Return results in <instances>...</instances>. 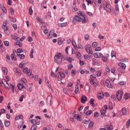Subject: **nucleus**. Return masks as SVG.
Returning <instances> with one entry per match:
<instances>
[{"label":"nucleus","mask_w":130,"mask_h":130,"mask_svg":"<svg viewBox=\"0 0 130 130\" xmlns=\"http://www.w3.org/2000/svg\"><path fill=\"white\" fill-rule=\"evenodd\" d=\"M116 97L119 101H120L122 99V90H118L116 92Z\"/></svg>","instance_id":"obj_6"},{"label":"nucleus","mask_w":130,"mask_h":130,"mask_svg":"<svg viewBox=\"0 0 130 130\" xmlns=\"http://www.w3.org/2000/svg\"><path fill=\"white\" fill-rule=\"evenodd\" d=\"M102 55H103V54H102V53H93V56L95 58H100L101 57H102Z\"/></svg>","instance_id":"obj_13"},{"label":"nucleus","mask_w":130,"mask_h":130,"mask_svg":"<svg viewBox=\"0 0 130 130\" xmlns=\"http://www.w3.org/2000/svg\"><path fill=\"white\" fill-rule=\"evenodd\" d=\"M95 80H96V75H91L90 76L89 83L91 85H92L93 87H97V83L95 82Z\"/></svg>","instance_id":"obj_2"},{"label":"nucleus","mask_w":130,"mask_h":130,"mask_svg":"<svg viewBox=\"0 0 130 130\" xmlns=\"http://www.w3.org/2000/svg\"><path fill=\"white\" fill-rule=\"evenodd\" d=\"M97 77H101V71H98L95 73Z\"/></svg>","instance_id":"obj_45"},{"label":"nucleus","mask_w":130,"mask_h":130,"mask_svg":"<svg viewBox=\"0 0 130 130\" xmlns=\"http://www.w3.org/2000/svg\"><path fill=\"white\" fill-rule=\"evenodd\" d=\"M47 103H48L49 104H50V105H52V104L51 103V98H50V99H48V97L47 98Z\"/></svg>","instance_id":"obj_46"},{"label":"nucleus","mask_w":130,"mask_h":130,"mask_svg":"<svg viewBox=\"0 0 130 130\" xmlns=\"http://www.w3.org/2000/svg\"><path fill=\"white\" fill-rule=\"evenodd\" d=\"M76 56L78 58H80L81 57V54L79 52H76Z\"/></svg>","instance_id":"obj_53"},{"label":"nucleus","mask_w":130,"mask_h":130,"mask_svg":"<svg viewBox=\"0 0 130 130\" xmlns=\"http://www.w3.org/2000/svg\"><path fill=\"white\" fill-rule=\"evenodd\" d=\"M120 61L121 62H128V58H123L121 59Z\"/></svg>","instance_id":"obj_39"},{"label":"nucleus","mask_w":130,"mask_h":130,"mask_svg":"<svg viewBox=\"0 0 130 130\" xmlns=\"http://www.w3.org/2000/svg\"><path fill=\"white\" fill-rule=\"evenodd\" d=\"M121 112L123 115H125V114H126V108H123L122 109Z\"/></svg>","instance_id":"obj_26"},{"label":"nucleus","mask_w":130,"mask_h":130,"mask_svg":"<svg viewBox=\"0 0 130 130\" xmlns=\"http://www.w3.org/2000/svg\"><path fill=\"white\" fill-rule=\"evenodd\" d=\"M61 77V78H64L66 77V75L60 72H59L58 73H56L55 75V78H57V77Z\"/></svg>","instance_id":"obj_12"},{"label":"nucleus","mask_w":130,"mask_h":130,"mask_svg":"<svg viewBox=\"0 0 130 130\" xmlns=\"http://www.w3.org/2000/svg\"><path fill=\"white\" fill-rule=\"evenodd\" d=\"M10 37H11V39H13V40H18V39H19L18 37H17L15 35H11Z\"/></svg>","instance_id":"obj_28"},{"label":"nucleus","mask_w":130,"mask_h":130,"mask_svg":"<svg viewBox=\"0 0 130 130\" xmlns=\"http://www.w3.org/2000/svg\"><path fill=\"white\" fill-rule=\"evenodd\" d=\"M62 42L61 41V39L59 38L58 39V45H61Z\"/></svg>","instance_id":"obj_62"},{"label":"nucleus","mask_w":130,"mask_h":130,"mask_svg":"<svg viewBox=\"0 0 130 130\" xmlns=\"http://www.w3.org/2000/svg\"><path fill=\"white\" fill-rule=\"evenodd\" d=\"M105 113H106V110H104V109H102L101 110V114H102V115H104V114H105Z\"/></svg>","instance_id":"obj_44"},{"label":"nucleus","mask_w":130,"mask_h":130,"mask_svg":"<svg viewBox=\"0 0 130 130\" xmlns=\"http://www.w3.org/2000/svg\"><path fill=\"white\" fill-rule=\"evenodd\" d=\"M125 69H121V68H120L118 69V72L119 73H121V74H125V70H124Z\"/></svg>","instance_id":"obj_25"},{"label":"nucleus","mask_w":130,"mask_h":130,"mask_svg":"<svg viewBox=\"0 0 130 130\" xmlns=\"http://www.w3.org/2000/svg\"><path fill=\"white\" fill-rule=\"evenodd\" d=\"M94 101L95 100H94L93 98H91L89 101V103L91 106H92V107H95V104L94 103Z\"/></svg>","instance_id":"obj_20"},{"label":"nucleus","mask_w":130,"mask_h":130,"mask_svg":"<svg viewBox=\"0 0 130 130\" xmlns=\"http://www.w3.org/2000/svg\"><path fill=\"white\" fill-rule=\"evenodd\" d=\"M82 18H81V22L83 24H85L88 22V17L86 14L83 15Z\"/></svg>","instance_id":"obj_10"},{"label":"nucleus","mask_w":130,"mask_h":130,"mask_svg":"<svg viewBox=\"0 0 130 130\" xmlns=\"http://www.w3.org/2000/svg\"><path fill=\"white\" fill-rule=\"evenodd\" d=\"M14 45H17L19 46V47H21L22 46V44H21V42H20L19 41H17L16 42H15Z\"/></svg>","instance_id":"obj_29"},{"label":"nucleus","mask_w":130,"mask_h":130,"mask_svg":"<svg viewBox=\"0 0 130 130\" xmlns=\"http://www.w3.org/2000/svg\"><path fill=\"white\" fill-rule=\"evenodd\" d=\"M97 45H98V42H93L91 45L92 47H93V48L97 47Z\"/></svg>","instance_id":"obj_40"},{"label":"nucleus","mask_w":130,"mask_h":130,"mask_svg":"<svg viewBox=\"0 0 130 130\" xmlns=\"http://www.w3.org/2000/svg\"><path fill=\"white\" fill-rule=\"evenodd\" d=\"M16 76H17V77H20V76H21V71L18 70L16 72Z\"/></svg>","instance_id":"obj_54"},{"label":"nucleus","mask_w":130,"mask_h":130,"mask_svg":"<svg viewBox=\"0 0 130 130\" xmlns=\"http://www.w3.org/2000/svg\"><path fill=\"white\" fill-rule=\"evenodd\" d=\"M73 68H74V65H73L72 64H70L68 65V70H69V71H70V70H72Z\"/></svg>","instance_id":"obj_49"},{"label":"nucleus","mask_w":130,"mask_h":130,"mask_svg":"<svg viewBox=\"0 0 130 130\" xmlns=\"http://www.w3.org/2000/svg\"><path fill=\"white\" fill-rule=\"evenodd\" d=\"M106 128L108 130H112L113 129V126L111 125L108 124L106 125Z\"/></svg>","instance_id":"obj_24"},{"label":"nucleus","mask_w":130,"mask_h":130,"mask_svg":"<svg viewBox=\"0 0 130 130\" xmlns=\"http://www.w3.org/2000/svg\"><path fill=\"white\" fill-rule=\"evenodd\" d=\"M104 9L108 13H111V5L109 4V3H106L104 7Z\"/></svg>","instance_id":"obj_5"},{"label":"nucleus","mask_w":130,"mask_h":130,"mask_svg":"<svg viewBox=\"0 0 130 130\" xmlns=\"http://www.w3.org/2000/svg\"><path fill=\"white\" fill-rule=\"evenodd\" d=\"M18 56L19 57L20 59H24L25 58V55L24 54H19Z\"/></svg>","instance_id":"obj_27"},{"label":"nucleus","mask_w":130,"mask_h":130,"mask_svg":"<svg viewBox=\"0 0 130 130\" xmlns=\"http://www.w3.org/2000/svg\"><path fill=\"white\" fill-rule=\"evenodd\" d=\"M28 14L29 15H32L33 14V10H32V7L31 6L29 7L28 9Z\"/></svg>","instance_id":"obj_34"},{"label":"nucleus","mask_w":130,"mask_h":130,"mask_svg":"<svg viewBox=\"0 0 130 130\" xmlns=\"http://www.w3.org/2000/svg\"><path fill=\"white\" fill-rule=\"evenodd\" d=\"M66 60H67V61H68L69 62V63H72V57H67L66 58Z\"/></svg>","instance_id":"obj_42"},{"label":"nucleus","mask_w":130,"mask_h":130,"mask_svg":"<svg viewBox=\"0 0 130 130\" xmlns=\"http://www.w3.org/2000/svg\"><path fill=\"white\" fill-rule=\"evenodd\" d=\"M85 49L87 53H88V54H92V53H93V51H92V47H91L90 45L88 44L85 46Z\"/></svg>","instance_id":"obj_4"},{"label":"nucleus","mask_w":130,"mask_h":130,"mask_svg":"<svg viewBox=\"0 0 130 130\" xmlns=\"http://www.w3.org/2000/svg\"><path fill=\"white\" fill-rule=\"evenodd\" d=\"M118 66H119L120 68H122V69H125V68H126V66H125V64L122 62L119 63Z\"/></svg>","instance_id":"obj_23"},{"label":"nucleus","mask_w":130,"mask_h":130,"mask_svg":"<svg viewBox=\"0 0 130 130\" xmlns=\"http://www.w3.org/2000/svg\"><path fill=\"white\" fill-rule=\"evenodd\" d=\"M86 2H87L88 5H93L94 1H91V0H86Z\"/></svg>","instance_id":"obj_50"},{"label":"nucleus","mask_w":130,"mask_h":130,"mask_svg":"<svg viewBox=\"0 0 130 130\" xmlns=\"http://www.w3.org/2000/svg\"><path fill=\"white\" fill-rule=\"evenodd\" d=\"M102 60H103V61H104V62H106L107 60H108V59L107 58V57L103 56V55L102 56Z\"/></svg>","instance_id":"obj_31"},{"label":"nucleus","mask_w":130,"mask_h":130,"mask_svg":"<svg viewBox=\"0 0 130 130\" xmlns=\"http://www.w3.org/2000/svg\"><path fill=\"white\" fill-rule=\"evenodd\" d=\"M24 97H25L24 95H22L19 97L20 102H23V99H24Z\"/></svg>","instance_id":"obj_55"},{"label":"nucleus","mask_w":130,"mask_h":130,"mask_svg":"<svg viewBox=\"0 0 130 130\" xmlns=\"http://www.w3.org/2000/svg\"><path fill=\"white\" fill-rule=\"evenodd\" d=\"M76 74H77L76 70H73L71 71V76H72V77H75V76H76Z\"/></svg>","instance_id":"obj_41"},{"label":"nucleus","mask_w":130,"mask_h":130,"mask_svg":"<svg viewBox=\"0 0 130 130\" xmlns=\"http://www.w3.org/2000/svg\"><path fill=\"white\" fill-rule=\"evenodd\" d=\"M74 118H75V119H77V120H78V121H81V120H82V117H80V115L78 114L74 115Z\"/></svg>","instance_id":"obj_17"},{"label":"nucleus","mask_w":130,"mask_h":130,"mask_svg":"<svg viewBox=\"0 0 130 130\" xmlns=\"http://www.w3.org/2000/svg\"><path fill=\"white\" fill-rule=\"evenodd\" d=\"M123 98L125 99V100H127V99L129 98V94L127 93H125L124 95Z\"/></svg>","instance_id":"obj_32"},{"label":"nucleus","mask_w":130,"mask_h":130,"mask_svg":"<svg viewBox=\"0 0 130 130\" xmlns=\"http://www.w3.org/2000/svg\"><path fill=\"white\" fill-rule=\"evenodd\" d=\"M106 86H107V88L109 89H111L112 88V85L111 84V82H110V80L109 79H106L105 83Z\"/></svg>","instance_id":"obj_9"},{"label":"nucleus","mask_w":130,"mask_h":130,"mask_svg":"<svg viewBox=\"0 0 130 130\" xmlns=\"http://www.w3.org/2000/svg\"><path fill=\"white\" fill-rule=\"evenodd\" d=\"M23 73L26 74L27 76H30L32 74V71L30 69H28V68L26 67L23 69Z\"/></svg>","instance_id":"obj_7"},{"label":"nucleus","mask_w":130,"mask_h":130,"mask_svg":"<svg viewBox=\"0 0 130 130\" xmlns=\"http://www.w3.org/2000/svg\"><path fill=\"white\" fill-rule=\"evenodd\" d=\"M8 25V21H5L3 23V25H2V28L4 30V31H8L9 30V27L7 26Z\"/></svg>","instance_id":"obj_8"},{"label":"nucleus","mask_w":130,"mask_h":130,"mask_svg":"<svg viewBox=\"0 0 130 130\" xmlns=\"http://www.w3.org/2000/svg\"><path fill=\"white\" fill-rule=\"evenodd\" d=\"M93 125H94V122L90 121L88 125L89 128H92V127H93Z\"/></svg>","instance_id":"obj_36"},{"label":"nucleus","mask_w":130,"mask_h":130,"mask_svg":"<svg viewBox=\"0 0 130 130\" xmlns=\"http://www.w3.org/2000/svg\"><path fill=\"white\" fill-rule=\"evenodd\" d=\"M10 121H8L7 120H5V126H7V127L10 126Z\"/></svg>","instance_id":"obj_33"},{"label":"nucleus","mask_w":130,"mask_h":130,"mask_svg":"<svg viewBox=\"0 0 130 130\" xmlns=\"http://www.w3.org/2000/svg\"><path fill=\"white\" fill-rule=\"evenodd\" d=\"M2 70L3 72L4 75H5V76H7V75H8V68L6 67H3Z\"/></svg>","instance_id":"obj_16"},{"label":"nucleus","mask_w":130,"mask_h":130,"mask_svg":"<svg viewBox=\"0 0 130 130\" xmlns=\"http://www.w3.org/2000/svg\"><path fill=\"white\" fill-rule=\"evenodd\" d=\"M17 87L19 90H22L23 88H25V86H24V84L21 82L18 84Z\"/></svg>","instance_id":"obj_19"},{"label":"nucleus","mask_w":130,"mask_h":130,"mask_svg":"<svg viewBox=\"0 0 130 130\" xmlns=\"http://www.w3.org/2000/svg\"><path fill=\"white\" fill-rule=\"evenodd\" d=\"M84 59H86V60H90V59H91V57H90V56H89L88 55H84Z\"/></svg>","instance_id":"obj_30"},{"label":"nucleus","mask_w":130,"mask_h":130,"mask_svg":"<svg viewBox=\"0 0 130 130\" xmlns=\"http://www.w3.org/2000/svg\"><path fill=\"white\" fill-rule=\"evenodd\" d=\"M111 57H114L116 55V54L115 53V52L114 51L112 50L111 53Z\"/></svg>","instance_id":"obj_52"},{"label":"nucleus","mask_w":130,"mask_h":130,"mask_svg":"<svg viewBox=\"0 0 130 130\" xmlns=\"http://www.w3.org/2000/svg\"><path fill=\"white\" fill-rule=\"evenodd\" d=\"M97 98L99 100H102L104 98V94L103 92H99L97 94Z\"/></svg>","instance_id":"obj_11"},{"label":"nucleus","mask_w":130,"mask_h":130,"mask_svg":"<svg viewBox=\"0 0 130 130\" xmlns=\"http://www.w3.org/2000/svg\"><path fill=\"white\" fill-rule=\"evenodd\" d=\"M53 32H54L53 30H51L50 31L48 35V38L49 39H50V38H52V37L53 36Z\"/></svg>","instance_id":"obj_18"},{"label":"nucleus","mask_w":130,"mask_h":130,"mask_svg":"<svg viewBox=\"0 0 130 130\" xmlns=\"http://www.w3.org/2000/svg\"><path fill=\"white\" fill-rule=\"evenodd\" d=\"M90 38V37L88 35H85L84 36V39H85V40H86L87 41H88V40H89V39Z\"/></svg>","instance_id":"obj_58"},{"label":"nucleus","mask_w":130,"mask_h":130,"mask_svg":"<svg viewBox=\"0 0 130 130\" xmlns=\"http://www.w3.org/2000/svg\"><path fill=\"white\" fill-rule=\"evenodd\" d=\"M9 19L11 21V22H13V23H15V22H16V18L14 17H9Z\"/></svg>","instance_id":"obj_48"},{"label":"nucleus","mask_w":130,"mask_h":130,"mask_svg":"<svg viewBox=\"0 0 130 130\" xmlns=\"http://www.w3.org/2000/svg\"><path fill=\"white\" fill-rule=\"evenodd\" d=\"M101 50V47H97L95 49L94 51H100Z\"/></svg>","instance_id":"obj_64"},{"label":"nucleus","mask_w":130,"mask_h":130,"mask_svg":"<svg viewBox=\"0 0 130 130\" xmlns=\"http://www.w3.org/2000/svg\"><path fill=\"white\" fill-rule=\"evenodd\" d=\"M21 82H22L24 84H26L27 83V80L25 78H22L21 79Z\"/></svg>","instance_id":"obj_47"},{"label":"nucleus","mask_w":130,"mask_h":130,"mask_svg":"<svg viewBox=\"0 0 130 130\" xmlns=\"http://www.w3.org/2000/svg\"><path fill=\"white\" fill-rule=\"evenodd\" d=\"M6 113V110L5 109H2L0 111V116L2 115V114H3V113Z\"/></svg>","instance_id":"obj_51"},{"label":"nucleus","mask_w":130,"mask_h":130,"mask_svg":"<svg viewBox=\"0 0 130 130\" xmlns=\"http://www.w3.org/2000/svg\"><path fill=\"white\" fill-rule=\"evenodd\" d=\"M85 114L86 115H90V114H92V110L87 111Z\"/></svg>","instance_id":"obj_63"},{"label":"nucleus","mask_w":130,"mask_h":130,"mask_svg":"<svg viewBox=\"0 0 130 130\" xmlns=\"http://www.w3.org/2000/svg\"><path fill=\"white\" fill-rule=\"evenodd\" d=\"M4 45L5 46H9L10 45V42L8 41H4Z\"/></svg>","instance_id":"obj_59"},{"label":"nucleus","mask_w":130,"mask_h":130,"mask_svg":"<svg viewBox=\"0 0 130 130\" xmlns=\"http://www.w3.org/2000/svg\"><path fill=\"white\" fill-rule=\"evenodd\" d=\"M8 82H10V78L8 76L6 77V79H3L2 80V83L5 86L6 89H9L10 88V85H9V83Z\"/></svg>","instance_id":"obj_3"},{"label":"nucleus","mask_w":130,"mask_h":130,"mask_svg":"<svg viewBox=\"0 0 130 130\" xmlns=\"http://www.w3.org/2000/svg\"><path fill=\"white\" fill-rule=\"evenodd\" d=\"M37 128V126L36 125H32L30 130H36V129Z\"/></svg>","instance_id":"obj_61"},{"label":"nucleus","mask_w":130,"mask_h":130,"mask_svg":"<svg viewBox=\"0 0 130 130\" xmlns=\"http://www.w3.org/2000/svg\"><path fill=\"white\" fill-rule=\"evenodd\" d=\"M111 13H112V14L115 15V16H116V15H117V13L116 12L114 9H111Z\"/></svg>","instance_id":"obj_57"},{"label":"nucleus","mask_w":130,"mask_h":130,"mask_svg":"<svg viewBox=\"0 0 130 130\" xmlns=\"http://www.w3.org/2000/svg\"><path fill=\"white\" fill-rule=\"evenodd\" d=\"M75 93L76 94H78V93H79V87L77 85H75Z\"/></svg>","instance_id":"obj_43"},{"label":"nucleus","mask_w":130,"mask_h":130,"mask_svg":"<svg viewBox=\"0 0 130 130\" xmlns=\"http://www.w3.org/2000/svg\"><path fill=\"white\" fill-rule=\"evenodd\" d=\"M72 44L74 49H78V46H77V44L76 43V41H75V40H72Z\"/></svg>","instance_id":"obj_15"},{"label":"nucleus","mask_w":130,"mask_h":130,"mask_svg":"<svg viewBox=\"0 0 130 130\" xmlns=\"http://www.w3.org/2000/svg\"><path fill=\"white\" fill-rule=\"evenodd\" d=\"M90 122V120H83V123L85 124H88V123Z\"/></svg>","instance_id":"obj_56"},{"label":"nucleus","mask_w":130,"mask_h":130,"mask_svg":"<svg viewBox=\"0 0 130 130\" xmlns=\"http://www.w3.org/2000/svg\"><path fill=\"white\" fill-rule=\"evenodd\" d=\"M23 115L19 114L18 116L15 117V120H19V119H23Z\"/></svg>","instance_id":"obj_22"},{"label":"nucleus","mask_w":130,"mask_h":130,"mask_svg":"<svg viewBox=\"0 0 130 130\" xmlns=\"http://www.w3.org/2000/svg\"><path fill=\"white\" fill-rule=\"evenodd\" d=\"M81 103H83V104H85L86 103V101H87V97L85 95H82L81 98Z\"/></svg>","instance_id":"obj_14"},{"label":"nucleus","mask_w":130,"mask_h":130,"mask_svg":"<svg viewBox=\"0 0 130 130\" xmlns=\"http://www.w3.org/2000/svg\"><path fill=\"white\" fill-rule=\"evenodd\" d=\"M77 14L78 16H81V17H83V15H85V14H83V13H82V11H78L77 12Z\"/></svg>","instance_id":"obj_60"},{"label":"nucleus","mask_w":130,"mask_h":130,"mask_svg":"<svg viewBox=\"0 0 130 130\" xmlns=\"http://www.w3.org/2000/svg\"><path fill=\"white\" fill-rule=\"evenodd\" d=\"M67 24L68 23L67 22H64L62 23H58V26L59 27H65V26H67Z\"/></svg>","instance_id":"obj_35"},{"label":"nucleus","mask_w":130,"mask_h":130,"mask_svg":"<svg viewBox=\"0 0 130 130\" xmlns=\"http://www.w3.org/2000/svg\"><path fill=\"white\" fill-rule=\"evenodd\" d=\"M75 19L77 22H82V18L78 15L75 16Z\"/></svg>","instance_id":"obj_21"},{"label":"nucleus","mask_w":130,"mask_h":130,"mask_svg":"<svg viewBox=\"0 0 130 130\" xmlns=\"http://www.w3.org/2000/svg\"><path fill=\"white\" fill-rule=\"evenodd\" d=\"M54 61L58 64H59L62 61V58H61V53H58L54 56Z\"/></svg>","instance_id":"obj_1"},{"label":"nucleus","mask_w":130,"mask_h":130,"mask_svg":"<svg viewBox=\"0 0 130 130\" xmlns=\"http://www.w3.org/2000/svg\"><path fill=\"white\" fill-rule=\"evenodd\" d=\"M10 87H11V90L13 93H15V85L13 84H10Z\"/></svg>","instance_id":"obj_37"},{"label":"nucleus","mask_w":130,"mask_h":130,"mask_svg":"<svg viewBox=\"0 0 130 130\" xmlns=\"http://www.w3.org/2000/svg\"><path fill=\"white\" fill-rule=\"evenodd\" d=\"M130 126V119H129L126 123V128H128V127H129Z\"/></svg>","instance_id":"obj_38"}]
</instances>
